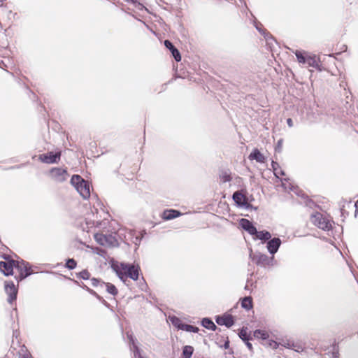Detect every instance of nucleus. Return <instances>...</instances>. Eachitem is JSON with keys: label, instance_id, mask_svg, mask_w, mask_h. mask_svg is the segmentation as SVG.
<instances>
[{"label": "nucleus", "instance_id": "nucleus-1", "mask_svg": "<svg viewBox=\"0 0 358 358\" xmlns=\"http://www.w3.org/2000/svg\"><path fill=\"white\" fill-rule=\"evenodd\" d=\"M249 258L257 266L264 268L273 266L275 262L274 257H269L259 251L253 252L252 249L250 250Z\"/></svg>", "mask_w": 358, "mask_h": 358}, {"label": "nucleus", "instance_id": "nucleus-2", "mask_svg": "<svg viewBox=\"0 0 358 358\" xmlns=\"http://www.w3.org/2000/svg\"><path fill=\"white\" fill-rule=\"evenodd\" d=\"M71 183L83 199H86L90 196V185L80 176L73 175L71 178Z\"/></svg>", "mask_w": 358, "mask_h": 358}, {"label": "nucleus", "instance_id": "nucleus-3", "mask_svg": "<svg viewBox=\"0 0 358 358\" xmlns=\"http://www.w3.org/2000/svg\"><path fill=\"white\" fill-rule=\"evenodd\" d=\"M232 199L238 208H243L246 210H257V207L253 206L249 203L248 192L245 189L236 191L233 193Z\"/></svg>", "mask_w": 358, "mask_h": 358}, {"label": "nucleus", "instance_id": "nucleus-4", "mask_svg": "<svg viewBox=\"0 0 358 358\" xmlns=\"http://www.w3.org/2000/svg\"><path fill=\"white\" fill-rule=\"evenodd\" d=\"M118 266L124 271L123 272L126 273L128 278H130L134 281L138 280L141 268L138 264L126 262H120Z\"/></svg>", "mask_w": 358, "mask_h": 358}, {"label": "nucleus", "instance_id": "nucleus-5", "mask_svg": "<svg viewBox=\"0 0 358 358\" xmlns=\"http://www.w3.org/2000/svg\"><path fill=\"white\" fill-rule=\"evenodd\" d=\"M3 258L5 261L0 262V271L6 276L12 275L13 274V268H15L18 261L13 260L6 255H3Z\"/></svg>", "mask_w": 358, "mask_h": 358}, {"label": "nucleus", "instance_id": "nucleus-6", "mask_svg": "<svg viewBox=\"0 0 358 358\" xmlns=\"http://www.w3.org/2000/svg\"><path fill=\"white\" fill-rule=\"evenodd\" d=\"M15 269L18 271L19 274L15 276L17 281L20 282L26 278L29 277L33 273L31 266L28 262L23 260L19 262L15 266Z\"/></svg>", "mask_w": 358, "mask_h": 358}, {"label": "nucleus", "instance_id": "nucleus-7", "mask_svg": "<svg viewBox=\"0 0 358 358\" xmlns=\"http://www.w3.org/2000/svg\"><path fill=\"white\" fill-rule=\"evenodd\" d=\"M311 222L318 228L329 231L332 229L331 223L327 219L323 217L322 215L317 213L311 216Z\"/></svg>", "mask_w": 358, "mask_h": 358}, {"label": "nucleus", "instance_id": "nucleus-8", "mask_svg": "<svg viewBox=\"0 0 358 358\" xmlns=\"http://www.w3.org/2000/svg\"><path fill=\"white\" fill-rule=\"evenodd\" d=\"M60 152H48L47 153L39 155L38 159L45 164H57L60 160Z\"/></svg>", "mask_w": 358, "mask_h": 358}, {"label": "nucleus", "instance_id": "nucleus-9", "mask_svg": "<svg viewBox=\"0 0 358 358\" xmlns=\"http://www.w3.org/2000/svg\"><path fill=\"white\" fill-rule=\"evenodd\" d=\"M5 292L8 297L7 301L8 303H13L17 299V289L13 281H6L4 283Z\"/></svg>", "mask_w": 358, "mask_h": 358}, {"label": "nucleus", "instance_id": "nucleus-10", "mask_svg": "<svg viewBox=\"0 0 358 358\" xmlns=\"http://www.w3.org/2000/svg\"><path fill=\"white\" fill-rule=\"evenodd\" d=\"M216 323L220 326H225L227 328L231 327L235 323V319L232 315L224 313L217 315L215 317Z\"/></svg>", "mask_w": 358, "mask_h": 358}, {"label": "nucleus", "instance_id": "nucleus-11", "mask_svg": "<svg viewBox=\"0 0 358 358\" xmlns=\"http://www.w3.org/2000/svg\"><path fill=\"white\" fill-rule=\"evenodd\" d=\"M266 243L268 253L274 257V255L278 252L282 244V241L279 237H271Z\"/></svg>", "mask_w": 358, "mask_h": 358}, {"label": "nucleus", "instance_id": "nucleus-12", "mask_svg": "<svg viewBox=\"0 0 358 358\" xmlns=\"http://www.w3.org/2000/svg\"><path fill=\"white\" fill-rule=\"evenodd\" d=\"M50 174L57 182H64L68 176L67 171L60 167L52 168Z\"/></svg>", "mask_w": 358, "mask_h": 358}, {"label": "nucleus", "instance_id": "nucleus-13", "mask_svg": "<svg viewBox=\"0 0 358 358\" xmlns=\"http://www.w3.org/2000/svg\"><path fill=\"white\" fill-rule=\"evenodd\" d=\"M241 227L247 231L251 236H255L257 233V228L253 223L248 219L242 218L239 221Z\"/></svg>", "mask_w": 358, "mask_h": 358}, {"label": "nucleus", "instance_id": "nucleus-14", "mask_svg": "<svg viewBox=\"0 0 358 358\" xmlns=\"http://www.w3.org/2000/svg\"><path fill=\"white\" fill-rule=\"evenodd\" d=\"M165 47L171 52L173 57L176 62L181 61V55L178 49L169 40L164 41Z\"/></svg>", "mask_w": 358, "mask_h": 358}, {"label": "nucleus", "instance_id": "nucleus-15", "mask_svg": "<svg viewBox=\"0 0 358 358\" xmlns=\"http://www.w3.org/2000/svg\"><path fill=\"white\" fill-rule=\"evenodd\" d=\"M253 236L254 240H260L262 243H266L272 236L271 234L267 230L258 231Z\"/></svg>", "mask_w": 358, "mask_h": 358}, {"label": "nucleus", "instance_id": "nucleus-16", "mask_svg": "<svg viewBox=\"0 0 358 358\" xmlns=\"http://www.w3.org/2000/svg\"><path fill=\"white\" fill-rule=\"evenodd\" d=\"M118 265H120L118 262H112L111 268L115 272L120 280L125 283L128 277L126 273L123 272L124 271L122 270L120 266H118Z\"/></svg>", "mask_w": 358, "mask_h": 358}, {"label": "nucleus", "instance_id": "nucleus-17", "mask_svg": "<svg viewBox=\"0 0 358 358\" xmlns=\"http://www.w3.org/2000/svg\"><path fill=\"white\" fill-rule=\"evenodd\" d=\"M182 213L176 209H166L162 213V219L164 220H171L180 217Z\"/></svg>", "mask_w": 358, "mask_h": 358}, {"label": "nucleus", "instance_id": "nucleus-18", "mask_svg": "<svg viewBox=\"0 0 358 358\" xmlns=\"http://www.w3.org/2000/svg\"><path fill=\"white\" fill-rule=\"evenodd\" d=\"M248 159L250 160H255L257 162L259 163H264L266 159V158L257 148H255L252 150V151L248 156Z\"/></svg>", "mask_w": 358, "mask_h": 358}, {"label": "nucleus", "instance_id": "nucleus-19", "mask_svg": "<svg viewBox=\"0 0 358 358\" xmlns=\"http://www.w3.org/2000/svg\"><path fill=\"white\" fill-rule=\"evenodd\" d=\"M86 225L88 229H91L93 227L95 228H104L106 224H108V221L106 220L99 221V220H92L89 217L86 218Z\"/></svg>", "mask_w": 358, "mask_h": 358}, {"label": "nucleus", "instance_id": "nucleus-20", "mask_svg": "<svg viewBox=\"0 0 358 358\" xmlns=\"http://www.w3.org/2000/svg\"><path fill=\"white\" fill-rule=\"evenodd\" d=\"M201 324L208 330L215 331L217 329V326L210 317H203L201 321Z\"/></svg>", "mask_w": 358, "mask_h": 358}, {"label": "nucleus", "instance_id": "nucleus-21", "mask_svg": "<svg viewBox=\"0 0 358 358\" xmlns=\"http://www.w3.org/2000/svg\"><path fill=\"white\" fill-rule=\"evenodd\" d=\"M294 54L296 57L297 61L302 64H306L310 55L304 51L296 50Z\"/></svg>", "mask_w": 358, "mask_h": 358}, {"label": "nucleus", "instance_id": "nucleus-22", "mask_svg": "<svg viewBox=\"0 0 358 358\" xmlns=\"http://www.w3.org/2000/svg\"><path fill=\"white\" fill-rule=\"evenodd\" d=\"M101 287H106L107 292L113 296H115L117 294V287L112 283L102 282L101 284Z\"/></svg>", "mask_w": 358, "mask_h": 358}, {"label": "nucleus", "instance_id": "nucleus-23", "mask_svg": "<svg viewBox=\"0 0 358 358\" xmlns=\"http://www.w3.org/2000/svg\"><path fill=\"white\" fill-rule=\"evenodd\" d=\"M127 337L129 340V346L130 348V350H135L136 348H139L138 345V340L137 338L133 335L131 332L127 331Z\"/></svg>", "mask_w": 358, "mask_h": 358}, {"label": "nucleus", "instance_id": "nucleus-24", "mask_svg": "<svg viewBox=\"0 0 358 358\" xmlns=\"http://www.w3.org/2000/svg\"><path fill=\"white\" fill-rule=\"evenodd\" d=\"M241 307L246 310H250L253 308V301L251 296H245L241 299Z\"/></svg>", "mask_w": 358, "mask_h": 358}, {"label": "nucleus", "instance_id": "nucleus-25", "mask_svg": "<svg viewBox=\"0 0 358 358\" xmlns=\"http://www.w3.org/2000/svg\"><path fill=\"white\" fill-rule=\"evenodd\" d=\"M253 336L256 338L262 339L264 342L267 341V339L269 338L268 333L266 331L262 329H256L254 331Z\"/></svg>", "mask_w": 358, "mask_h": 358}, {"label": "nucleus", "instance_id": "nucleus-26", "mask_svg": "<svg viewBox=\"0 0 358 358\" xmlns=\"http://www.w3.org/2000/svg\"><path fill=\"white\" fill-rule=\"evenodd\" d=\"M308 66L315 68L316 69L321 70L319 65V62L315 55H310L308 58L306 64Z\"/></svg>", "mask_w": 358, "mask_h": 358}, {"label": "nucleus", "instance_id": "nucleus-27", "mask_svg": "<svg viewBox=\"0 0 358 358\" xmlns=\"http://www.w3.org/2000/svg\"><path fill=\"white\" fill-rule=\"evenodd\" d=\"M194 348L191 345H185L182 347V357L191 358L194 353Z\"/></svg>", "mask_w": 358, "mask_h": 358}, {"label": "nucleus", "instance_id": "nucleus-28", "mask_svg": "<svg viewBox=\"0 0 358 358\" xmlns=\"http://www.w3.org/2000/svg\"><path fill=\"white\" fill-rule=\"evenodd\" d=\"M169 320L171 321V324L178 329L181 330V327L183 325H185V323L182 322V320L179 317H178L175 315L169 316Z\"/></svg>", "mask_w": 358, "mask_h": 358}, {"label": "nucleus", "instance_id": "nucleus-29", "mask_svg": "<svg viewBox=\"0 0 358 358\" xmlns=\"http://www.w3.org/2000/svg\"><path fill=\"white\" fill-rule=\"evenodd\" d=\"M239 338L243 341L245 342L247 341H250L251 339V336L248 334V328L243 327L238 334Z\"/></svg>", "mask_w": 358, "mask_h": 358}, {"label": "nucleus", "instance_id": "nucleus-30", "mask_svg": "<svg viewBox=\"0 0 358 358\" xmlns=\"http://www.w3.org/2000/svg\"><path fill=\"white\" fill-rule=\"evenodd\" d=\"M285 346L289 349L294 350L296 352H301L304 350V348L302 345L299 343H287Z\"/></svg>", "mask_w": 358, "mask_h": 358}, {"label": "nucleus", "instance_id": "nucleus-31", "mask_svg": "<svg viewBox=\"0 0 358 358\" xmlns=\"http://www.w3.org/2000/svg\"><path fill=\"white\" fill-rule=\"evenodd\" d=\"M94 238L95 241L101 245L106 246V236L102 233H94Z\"/></svg>", "mask_w": 358, "mask_h": 358}, {"label": "nucleus", "instance_id": "nucleus-32", "mask_svg": "<svg viewBox=\"0 0 358 358\" xmlns=\"http://www.w3.org/2000/svg\"><path fill=\"white\" fill-rule=\"evenodd\" d=\"M105 236L106 246H115L117 244V239L112 234H105Z\"/></svg>", "mask_w": 358, "mask_h": 358}, {"label": "nucleus", "instance_id": "nucleus-33", "mask_svg": "<svg viewBox=\"0 0 358 358\" xmlns=\"http://www.w3.org/2000/svg\"><path fill=\"white\" fill-rule=\"evenodd\" d=\"M181 330L186 331L187 332L198 333L199 331V328L196 326L185 323V325L181 327Z\"/></svg>", "mask_w": 358, "mask_h": 358}, {"label": "nucleus", "instance_id": "nucleus-34", "mask_svg": "<svg viewBox=\"0 0 358 358\" xmlns=\"http://www.w3.org/2000/svg\"><path fill=\"white\" fill-rule=\"evenodd\" d=\"M64 266L69 270H73L77 266V262L73 258H68L66 259Z\"/></svg>", "mask_w": 358, "mask_h": 358}, {"label": "nucleus", "instance_id": "nucleus-35", "mask_svg": "<svg viewBox=\"0 0 358 358\" xmlns=\"http://www.w3.org/2000/svg\"><path fill=\"white\" fill-rule=\"evenodd\" d=\"M76 276L79 278L87 280L90 278L91 274L87 269H84L80 272L77 273Z\"/></svg>", "mask_w": 358, "mask_h": 358}, {"label": "nucleus", "instance_id": "nucleus-36", "mask_svg": "<svg viewBox=\"0 0 358 358\" xmlns=\"http://www.w3.org/2000/svg\"><path fill=\"white\" fill-rule=\"evenodd\" d=\"M220 178L221 179L222 182H230L232 180V177L231 173L228 171H223L220 175Z\"/></svg>", "mask_w": 358, "mask_h": 358}, {"label": "nucleus", "instance_id": "nucleus-37", "mask_svg": "<svg viewBox=\"0 0 358 358\" xmlns=\"http://www.w3.org/2000/svg\"><path fill=\"white\" fill-rule=\"evenodd\" d=\"M264 345L268 348H272L273 350L275 349H277L279 346V344L278 343H277L276 341L272 340V339H267V341H266L264 343Z\"/></svg>", "mask_w": 358, "mask_h": 358}, {"label": "nucleus", "instance_id": "nucleus-38", "mask_svg": "<svg viewBox=\"0 0 358 358\" xmlns=\"http://www.w3.org/2000/svg\"><path fill=\"white\" fill-rule=\"evenodd\" d=\"M68 279H69L70 280H71L74 284H76V285L79 286L80 287L85 289L88 293H89V291H91V288H90L89 287H87L84 282H78V280H74V279H71L70 278H68Z\"/></svg>", "mask_w": 358, "mask_h": 358}, {"label": "nucleus", "instance_id": "nucleus-39", "mask_svg": "<svg viewBox=\"0 0 358 358\" xmlns=\"http://www.w3.org/2000/svg\"><path fill=\"white\" fill-rule=\"evenodd\" d=\"M89 293L96 297L99 301H101L105 306H108V303L103 299L102 296H99L94 290L92 289L91 291H89Z\"/></svg>", "mask_w": 358, "mask_h": 358}, {"label": "nucleus", "instance_id": "nucleus-40", "mask_svg": "<svg viewBox=\"0 0 358 358\" xmlns=\"http://www.w3.org/2000/svg\"><path fill=\"white\" fill-rule=\"evenodd\" d=\"M271 168L273 171L274 176L278 178V169L280 168L279 164L275 161H272L271 162Z\"/></svg>", "mask_w": 358, "mask_h": 358}, {"label": "nucleus", "instance_id": "nucleus-41", "mask_svg": "<svg viewBox=\"0 0 358 358\" xmlns=\"http://www.w3.org/2000/svg\"><path fill=\"white\" fill-rule=\"evenodd\" d=\"M131 352L134 354V358H144L141 355V350L140 349V348L135 347V350H131Z\"/></svg>", "mask_w": 358, "mask_h": 358}, {"label": "nucleus", "instance_id": "nucleus-42", "mask_svg": "<svg viewBox=\"0 0 358 358\" xmlns=\"http://www.w3.org/2000/svg\"><path fill=\"white\" fill-rule=\"evenodd\" d=\"M331 355H332V358H338L339 351H338V346L337 344L333 345Z\"/></svg>", "mask_w": 358, "mask_h": 358}, {"label": "nucleus", "instance_id": "nucleus-43", "mask_svg": "<svg viewBox=\"0 0 358 358\" xmlns=\"http://www.w3.org/2000/svg\"><path fill=\"white\" fill-rule=\"evenodd\" d=\"M290 187H289V189L292 190V191H294L295 189V187L292 185H290ZM295 193L298 195V196H300L301 197H303V198H308L307 196L305 195V194L300 189H299L297 187L296 188V192Z\"/></svg>", "mask_w": 358, "mask_h": 358}, {"label": "nucleus", "instance_id": "nucleus-44", "mask_svg": "<svg viewBox=\"0 0 358 358\" xmlns=\"http://www.w3.org/2000/svg\"><path fill=\"white\" fill-rule=\"evenodd\" d=\"M103 281H101L100 279L99 278H92L91 279V283H92V285L94 287H101V284Z\"/></svg>", "mask_w": 358, "mask_h": 358}, {"label": "nucleus", "instance_id": "nucleus-45", "mask_svg": "<svg viewBox=\"0 0 358 358\" xmlns=\"http://www.w3.org/2000/svg\"><path fill=\"white\" fill-rule=\"evenodd\" d=\"M255 27L261 34L264 31V29L262 28V23H260L259 22H255Z\"/></svg>", "mask_w": 358, "mask_h": 358}, {"label": "nucleus", "instance_id": "nucleus-46", "mask_svg": "<svg viewBox=\"0 0 358 358\" xmlns=\"http://www.w3.org/2000/svg\"><path fill=\"white\" fill-rule=\"evenodd\" d=\"M262 35L264 37L266 40L273 39V36L266 29H264V31L262 33Z\"/></svg>", "mask_w": 358, "mask_h": 358}, {"label": "nucleus", "instance_id": "nucleus-47", "mask_svg": "<svg viewBox=\"0 0 358 358\" xmlns=\"http://www.w3.org/2000/svg\"><path fill=\"white\" fill-rule=\"evenodd\" d=\"M144 234H145V231H144L143 233H142L141 234V236H136L135 237V241H134V243H135V245H138L142 240V238H143V236Z\"/></svg>", "mask_w": 358, "mask_h": 358}, {"label": "nucleus", "instance_id": "nucleus-48", "mask_svg": "<svg viewBox=\"0 0 358 358\" xmlns=\"http://www.w3.org/2000/svg\"><path fill=\"white\" fill-rule=\"evenodd\" d=\"M140 287L142 290H145V289L148 287L147 283L143 278H142L140 281Z\"/></svg>", "mask_w": 358, "mask_h": 358}, {"label": "nucleus", "instance_id": "nucleus-49", "mask_svg": "<svg viewBox=\"0 0 358 358\" xmlns=\"http://www.w3.org/2000/svg\"><path fill=\"white\" fill-rule=\"evenodd\" d=\"M229 344H230V341L229 340V338L227 337V339L224 341V343L223 344V345H220V348H222L224 349H229Z\"/></svg>", "mask_w": 358, "mask_h": 358}, {"label": "nucleus", "instance_id": "nucleus-50", "mask_svg": "<svg viewBox=\"0 0 358 358\" xmlns=\"http://www.w3.org/2000/svg\"><path fill=\"white\" fill-rule=\"evenodd\" d=\"M282 139H280L276 145L275 151L280 152L282 148Z\"/></svg>", "mask_w": 358, "mask_h": 358}, {"label": "nucleus", "instance_id": "nucleus-51", "mask_svg": "<svg viewBox=\"0 0 358 358\" xmlns=\"http://www.w3.org/2000/svg\"><path fill=\"white\" fill-rule=\"evenodd\" d=\"M245 345L247 346V348L252 352V343L250 342V341H247L245 342H244Z\"/></svg>", "mask_w": 358, "mask_h": 358}, {"label": "nucleus", "instance_id": "nucleus-52", "mask_svg": "<svg viewBox=\"0 0 358 358\" xmlns=\"http://www.w3.org/2000/svg\"><path fill=\"white\" fill-rule=\"evenodd\" d=\"M341 216L343 217L344 218H345L346 216L348 215V212H347L343 208H341Z\"/></svg>", "mask_w": 358, "mask_h": 358}, {"label": "nucleus", "instance_id": "nucleus-53", "mask_svg": "<svg viewBox=\"0 0 358 358\" xmlns=\"http://www.w3.org/2000/svg\"><path fill=\"white\" fill-rule=\"evenodd\" d=\"M287 124L288 125L289 127H293V120L292 118H287Z\"/></svg>", "mask_w": 358, "mask_h": 358}, {"label": "nucleus", "instance_id": "nucleus-54", "mask_svg": "<svg viewBox=\"0 0 358 358\" xmlns=\"http://www.w3.org/2000/svg\"><path fill=\"white\" fill-rule=\"evenodd\" d=\"M19 334L20 333L17 330H15V329L13 330V337L17 338Z\"/></svg>", "mask_w": 358, "mask_h": 358}, {"label": "nucleus", "instance_id": "nucleus-55", "mask_svg": "<svg viewBox=\"0 0 358 358\" xmlns=\"http://www.w3.org/2000/svg\"><path fill=\"white\" fill-rule=\"evenodd\" d=\"M355 207L356 208V210H355V215H356L357 213H358V200L355 202Z\"/></svg>", "mask_w": 358, "mask_h": 358}, {"label": "nucleus", "instance_id": "nucleus-56", "mask_svg": "<svg viewBox=\"0 0 358 358\" xmlns=\"http://www.w3.org/2000/svg\"><path fill=\"white\" fill-rule=\"evenodd\" d=\"M278 174H280V176H285V173L283 170H280V171L278 172Z\"/></svg>", "mask_w": 358, "mask_h": 358}, {"label": "nucleus", "instance_id": "nucleus-57", "mask_svg": "<svg viewBox=\"0 0 358 358\" xmlns=\"http://www.w3.org/2000/svg\"><path fill=\"white\" fill-rule=\"evenodd\" d=\"M253 200H254V198H253V196L251 195V196H250V199H249V203H250V201H253Z\"/></svg>", "mask_w": 358, "mask_h": 358}, {"label": "nucleus", "instance_id": "nucleus-58", "mask_svg": "<svg viewBox=\"0 0 358 358\" xmlns=\"http://www.w3.org/2000/svg\"><path fill=\"white\" fill-rule=\"evenodd\" d=\"M229 353L232 355V354H234V351L232 350H231Z\"/></svg>", "mask_w": 358, "mask_h": 358}, {"label": "nucleus", "instance_id": "nucleus-59", "mask_svg": "<svg viewBox=\"0 0 358 358\" xmlns=\"http://www.w3.org/2000/svg\"><path fill=\"white\" fill-rule=\"evenodd\" d=\"M245 289H248V285H246L245 286Z\"/></svg>", "mask_w": 358, "mask_h": 358}, {"label": "nucleus", "instance_id": "nucleus-60", "mask_svg": "<svg viewBox=\"0 0 358 358\" xmlns=\"http://www.w3.org/2000/svg\"><path fill=\"white\" fill-rule=\"evenodd\" d=\"M24 358H26V357H24Z\"/></svg>", "mask_w": 358, "mask_h": 358}]
</instances>
